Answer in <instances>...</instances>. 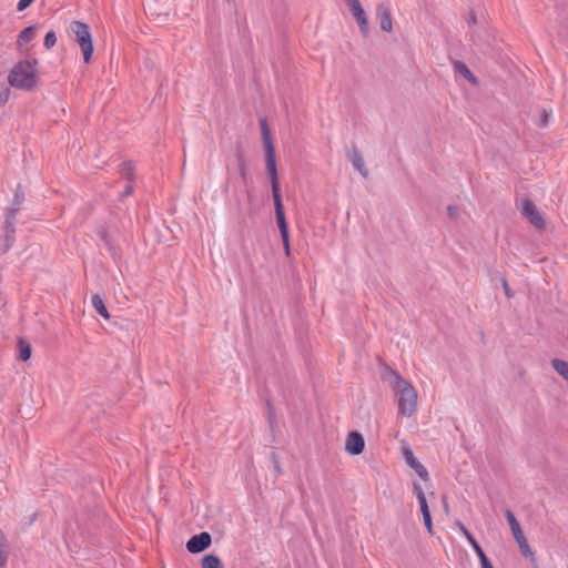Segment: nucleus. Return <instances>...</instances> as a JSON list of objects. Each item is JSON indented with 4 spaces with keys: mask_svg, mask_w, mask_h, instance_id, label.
Instances as JSON below:
<instances>
[{
    "mask_svg": "<svg viewBox=\"0 0 568 568\" xmlns=\"http://www.w3.org/2000/svg\"><path fill=\"white\" fill-rule=\"evenodd\" d=\"M389 376L388 383L397 403L398 415L404 417L414 416L418 406L416 388L393 369H389Z\"/></svg>",
    "mask_w": 568,
    "mask_h": 568,
    "instance_id": "f257e3e1",
    "label": "nucleus"
},
{
    "mask_svg": "<svg viewBox=\"0 0 568 568\" xmlns=\"http://www.w3.org/2000/svg\"><path fill=\"white\" fill-rule=\"evenodd\" d=\"M37 60L27 59L21 60L13 65L9 75L8 82L11 87L21 90H32L37 85L38 73H37Z\"/></svg>",
    "mask_w": 568,
    "mask_h": 568,
    "instance_id": "f03ea898",
    "label": "nucleus"
},
{
    "mask_svg": "<svg viewBox=\"0 0 568 568\" xmlns=\"http://www.w3.org/2000/svg\"><path fill=\"white\" fill-rule=\"evenodd\" d=\"M70 31L81 49L84 62L90 63L93 54V41L89 26L81 21H72Z\"/></svg>",
    "mask_w": 568,
    "mask_h": 568,
    "instance_id": "7ed1b4c3",
    "label": "nucleus"
},
{
    "mask_svg": "<svg viewBox=\"0 0 568 568\" xmlns=\"http://www.w3.org/2000/svg\"><path fill=\"white\" fill-rule=\"evenodd\" d=\"M521 214L538 230L545 229V220L542 219L537 206L529 199H524L521 203Z\"/></svg>",
    "mask_w": 568,
    "mask_h": 568,
    "instance_id": "20e7f679",
    "label": "nucleus"
},
{
    "mask_svg": "<svg viewBox=\"0 0 568 568\" xmlns=\"http://www.w3.org/2000/svg\"><path fill=\"white\" fill-rule=\"evenodd\" d=\"M349 11L356 20L361 32L366 37L369 31L368 20L359 0H345Z\"/></svg>",
    "mask_w": 568,
    "mask_h": 568,
    "instance_id": "39448f33",
    "label": "nucleus"
},
{
    "mask_svg": "<svg viewBox=\"0 0 568 568\" xmlns=\"http://www.w3.org/2000/svg\"><path fill=\"white\" fill-rule=\"evenodd\" d=\"M402 454L404 456V459L406 462V464L413 468L416 474L423 479V480H428L429 479V476H428V471L427 469L424 467V465L422 463H419V460L414 456V453L413 450L410 449L409 445L404 443L402 445Z\"/></svg>",
    "mask_w": 568,
    "mask_h": 568,
    "instance_id": "423d86ee",
    "label": "nucleus"
},
{
    "mask_svg": "<svg viewBox=\"0 0 568 568\" xmlns=\"http://www.w3.org/2000/svg\"><path fill=\"white\" fill-rule=\"evenodd\" d=\"M211 535L209 532H201L191 537L186 542V548L192 554H197L206 549L211 545Z\"/></svg>",
    "mask_w": 568,
    "mask_h": 568,
    "instance_id": "0eeeda50",
    "label": "nucleus"
},
{
    "mask_svg": "<svg viewBox=\"0 0 568 568\" xmlns=\"http://www.w3.org/2000/svg\"><path fill=\"white\" fill-rule=\"evenodd\" d=\"M365 447V440L362 434L358 432H351L347 435L346 443H345V449L351 455H359Z\"/></svg>",
    "mask_w": 568,
    "mask_h": 568,
    "instance_id": "6e6552de",
    "label": "nucleus"
},
{
    "mask_svg": "<svg viewBox=\"0 0 568 568\" xmlns=\"http://www.w3.org/2000/svg\"><path fill=\"white\" fill-rule=\"evenodd\" d=\"M376 14L379 19L381 29L384 32H392L393 31V20L392 14L387 6L379 3L376 7Z\"/></svg>",
    "mask_w": 568,
    "mask_h": 568,
    "instance_id": "1a4fd4ad",
    "label": "nucleus"
},
{
    "mask_svg": "<svg viewBox=\"0 0 568 568\" xmlns=\"http://www.w3.org/2000/svg\"><path fill=\"white\" fill-rule=\"evenodd\" d=\"M36 37V28L33 26L28 27L23 29L17 39V50L20 53H27L29 51L28 44L34 39Z\"/></svg>",
    "mask_w": 568,
    "mask_h": 568,
    "instance_id": "9d476101",
    "label": "nucleus"
},
{
    "mask_svg": "<svg viewBox=\"0 0 568 568\" xmlns=\"http://www.w3.org/2000/svg\"><path fill=\"white\" fill-rule=\"evenodd\" d=\"M505 516H506V519L508 521V525H509V528L511 530V534H513V537L516 541L520 540V539H524L526 538L524 532H523V529L520 527V524L519 521L517 520V518L515 517V515L513 514L511 510L507 509L505 511Z\"/></svg>",
    "mask_w": 568,
    "mask_h": 568,
    "instance_id": "9b49d317",
    "label": "nucleus"
},
{
    "mask_svg": "<svg viewBox=\"0 0 568 568\" xmlns=\"http://www.w3.org/2000/svg\"><path fill=\"white\" fill-rule=\"evenodd\" d=\"M272 195L274 200L276 222L285 221V213L280 193V184L272 186Z\"/></svg>",
    "mask_w": 568,
    "mask_h": 568,
    "instance_id": "f8f14e48",
    "label": "nucleus"
},
{
    "mask_svg": "<svg viewBox=\"0 0 568 568\" xmlns=\"http://www.w3.org/2000/svg\"><path fill=\"white\" fill-rule=\"evenodd\" d=\"M265 154V169L266 173L277 172L276 170V155L274 145L264 146Z\"/></svg>",
    "mask_w": 568,
    "mask_h": 568,
    "instance_id": "ddd939ff",
    "label": "nucleus"
},
{
    "mask_svg": "<svg viewBox=\"0 0 568 568\" xmlns=\"http://www.w3.org/2000/svg\"><path fill=\"white\" fill-rule=\"evenodd\" d=\"M14 234V211L12 210L6 220V250H8L13 242Z\"/></svg>",
    "mask_w": 568,
    "mask_h": 568,
    "instance_id": "4468645a",
    "label": "nucleus"
},
{
    "mask_svg": "<svg viewBox=\"0 0 568 568\" xmlns=\"http://www.w3.org/2000/svg\"><path fill=\"white\" fill-rule=\"evenodd\" d=\"M454 71L462 77H464L466 80H468L470 83L476 84L477 80L475 75L471 73V71L468 69V67L460 62V61H454Z\"/></svg>",
    "mask_w": 568,
    "mask_h": 568,
    "instance_id": "2eb2a0df",
    "label": "nucleus"
},
{
    "mask_svg": "<svg viewBox=\"0 0 568 568\" xmlns=\"http://www.w3.org/2000/svg\"><path fill=\"white\" fill-rule=\"evenodd\" d=\"M277 226L281 233V237L283 241L284 252L286 256L291 255V248H290V236H288V229L286 220L282 222H277Z\"/></svg>",
    "mask_w": 568,
    "mask_h": 568,
    "instance_id": "dca6fc26",
    "label": "nucleus"
},
{
    "mask_svg": "<svg viewBox=\"0 0 568 568\" xmlns=\"http://www.w3.org/2000/svg\"><path fill=\"white\" fill-rule=\"evenodd\" d=\"M91 302H92V306L94 307V310L102 316L104 317L105 320H109L110 318V314L105 307V304L103 302V300L101 298L100 295L95 294L92 296L91 298Z\"/></svg>",
    "mask_w": 568,
    "mask_h": 568,
    "instance_id": "f3484780",
    "label": "nucleus"
},
{
    "mask_svg": "<svg viewBox=\"0 0 568 568\" xmlns=\"http://www.w3.org/2000/svg\"><path fill=\"white\" fill-rule=\"evenodd\" d=\"M351 161H352V164L353 166L364 176L366 178L368 172H367V169L365 166V162H364V159L362 158V155L357 152H354L352 155H351Z\"/></svg>",
    "mask_w": 568,
    "mask_h": 568,
    "instance_id": "a211bd4d",
    "label": "nucleus"
},
{
    "mask_svg": "<svg viewBox=\"0 0 568 568\" xmlns=\"http://www.w3.org/2000/svg\"><path fill=\"white\" fill-rule=\"evenodd\" d=\"M260 126L262 131L263 148L274 145L271 131L265 119L260 120Z\"/></svg>",
    "mask_w": 568,
    "mask_h": 568,
    "instance_id": "6ab92c4d",
    "label": "nucleus"
},
{
    "mask_svg": "<svg viewBox=\"0 0 568 568\" xmlns=\"http://www.w3.org/2000/svg\"><path fill=\"white\" fill-rule=\"evenodd\" d=\"M552 368L568 382V362L555 358L551 361Z\"/></svg>",
    "mask_w": 568,
    "mask_h": 568,
    "instance_id": "aec40b11",
    "label": "nucleus"
},
{
    "mask_svg": "<svg viewBox=\"0 0 568 568\" xmlns=\"http://www.w3.org/2000/svg\"><path fill=\"white\" fill-rule=\"evenodd\" d=\"M202 568H223V565L217 556L205 555L202 558Z\"/></svg>",
    "mask_w": 568,
    "mask_h": 568,
    "instance_id": "412c9836",
    "label": "nucleus"
},
{
    "mask_svg": "<svg viewBox=\"0 0 568 568\" xmlns=\"http://www.w3.org/2000/svg\"><path fill=\"white\" fill-rule=\"evenodd\" d=\"M19 358L21 361H28L31 357V345L24 339H20L18 343Z\"/></svg>",
    "mask_w": 568,
    "mask_h": 568,
    "instance_id": "4be33fe9",
    "label": "nucleus"
},
{
    "mask_svg": "<svg viewBox=\"0 0 568 568\" xmlns=\"http://www.w3.org/2000/svg\"><path fill=\"white\" fill-rule=\"evenodd\" d=\"M523 556L534 559V551L531 550L526 538L516 541Z\"/></svg>",
    "mask_w": 568,
    "mask_h": 568,
    "instance_id": "5701e85b",
    "label": "nucleus"
},
{
    "mask_svg": "<svg viewBox=\"0 0 568 568\" xmlns=\"http://www.w3.org/2000/svg\"><path fill=\"white\" fill-rule=\"evenodd\" d=\"M550 114H551V111L542 109L540 111V119H539L538 125L541 128H546L548 125Z\"/></svg>",
    "mask_w": 568,
    "mask_h": 568,
    "instance_id": "b1692460",
    "label": "nucleus"
},
{
    "mask_svg": "<svg viewBox=\"0 0 568 568\" xmlns=\"http://www.w3.org/2000/svg\"><path fill=\"white\" fill-rule=\"evenodd\" d=\"M55 42H57L55 33L53 31L48 32L44 38V47L47 49H50L55 44Z\"/></svg>",
    "mask_w": 568,
    "mask_h": 568,
    "instance_id": "393cba45",
    "label": "nucleus"
},
{
    "mask_svg": "<svg viewBox=\"0 0 568 568\" xmlns=\"http://www.w3.org/2000/svg\"><path fill=\"white\" fill-rule=\"evenodd\" d=\"M413 490H414V494L416 495L417 499H423V497H425L424 490L418 483L413 484Z\"/></svg>",
    "mask_w": 568,
    "mask_h": 568,
    "instance_id": "a878e982",
    "label": "nucleus"
},
{
    "mask_svg": "<svg viewBox=\"0 0 568 568\" xmlns=\"http://www.w3.org/2000/svg\"><path fill=\"white\" fill-rule=\"evenodd\" d=\"M424 524L428 530L429 534H433V524H432V517L430 513L423 515Z\"/></svg>",
    "mask_w": 568,
    "mask_h": 568,
    "instance_id": "bb28decb",
    "label": "nucleus"
},
{
    "mask_svg": "<svg viewBox=\"0 0 568 568\" xmlns=\"http://www.w3.org/2000/svg\"><path fill=\"white\" fill-rule=\"evenodd\" d=\"M447 213H448V216L450 219H457L458 217V214H459V210L457 206H454V205H449L447 207Z\"/></svg>",
    "mask_w": 568,
    "mask_h": 568,
    "instance_id": "cd10ccee",
    "label": "nucleus"
},
{
    "mask_svg": "<svg viewBox=\"0 0 568 568\" xmlns=\"http://www.w3.org/2000/svg\"><path fill=\"white\" fill-rule=\"evenodd\" d=\"M418 503H419V506H420L422 515L428 514L429 513V508H428V504H427V500H426V496L423 497V499H418Z\"/></svg>",
    "mask_w": 568,
    "mask_h": 568,
    "instance_id": "c85d7f7f",
    "label": "nucleus"
},
{
    "mask_svg": "<svg viewBox=\"0 0 568 568\" xmlns=\"http://www.w3.org/2000/svg\"><path fill=\"white\" fill-rule=\"evenodd\" d=\"M457 526L460 529V531L464 534V536L467 538L468 541L474 538L473 535L469 532V530L462 523H457Z\"/></svg>",
    "mask_w": 568,
    "mask_h": 568,
    "instance_id": "c756f323",
    "label": "nucleus"
},
{
    "mask_svg": "<svg viewBox=\"0 0 568 568\" xmlns=\"http://www.w3.org/2000/svg\"><path fill=\"white\" fill-rule=\"evenodd\" d=\"M33 1L34 0H20L17 9L19 11H22V10L27 9Z\"/></svg>",
    "mask_w": 568,
    "mask_h": 568,
    "instance_id": "7c9ffc66",
    "label": "nucleus"
},
{
    "mask_svg": "<svg viewBox=\"0 0 568 568\" xmlns=\"http://www.w3.org/2000/svg\"><path fill=\"white\" fill-rule=\"evenodd\" d=\"M267 176L272 186L278 185L277 172L268 173Z\"/></svg>",
    "mask_w": 568,
    "mask_h": 568,
    "instance_id": "2f4dec72",
    "label": "nucleus"
},
{
    "mask_svg": "<svg viewBox=\"0 0 568 568\" xmlns=\"http://www.w3.org/2000/svg\"><path fill=\"white\" fill-rule=\"evenodd\" d=\"M9 95H10V90L9 89L3 90L0 93V104H4L8 101Z\"/></svg>",
    "mask_w": 568,
    "mask_h": 568,
    "instance_id": "473e14b6",
    "label": "nucleus"
},
{
    "mask_svg": "<svg viewBox=\"0 0 568 568\" xmlns=\"http://www.w3.org/2000/svg\"><path fill=\"white\" fill-rule=\"evenodd\" d=\"M469 544L471 545V547L474 548V550L476 551L477 555H478V552H480L483 550L475 538L470 539Z\"/></svg>",
    "mask_w": 568,
    "mask_h": 568,
    "instance_id": "72a5a7b5",
    "label": "nucleus"
},
{
    "mask_svg": "<svg viewBox=\"0 0 568 568\" xmlns=\"http://www.w3.org/2000/svg\"><path fill=\"white\" fill-rule=\"evenodd\" d=\"M481 568H494L487 557L480 560Z\"/></svg>",
    "mask_w": 568,
    "mask_h": 568,
    "instance_id": "f704fd0d",
    "label": "nucleus"
},
{
    "mask_svg": "<svg viewBox=\"0 0 568 568\" xmlns=\"http://www.w3.org/2000/svg\"><path fill=\"white\" fill-rule=\"evenodd\" d=\"M503 286H504V290H505V293L508 297H510V291H509V287H508V284L506 281L503 282Z\"/></svg>",
    "mask_w": 568,
    "mask_h": 568,
    "instance_id": "c9c22d12",
    "label": "nucleus"
},
{
    "mask_svg": "<svg viewBox=\"0 0 568 568\" xmlns=\"http://www.w3.org/2000/svg\"><path fill=\"white\" fill-rule=\"evenodd\" d=\"M123 170H125V171H126L128 175H130V174H131V165H130L129 163H125V164H124V169H123Z\"/></svg>",
    "mask_w": 568,
    "mask_h": 568,
    "instance_id": "e433bc0d",
    "label": "nucleus"
},
{
    "mask_svg": "<svg viewBox=\"0 0 568 568\" xmlns=\"http://www.w3.org/2000/svg\"><path fill=\"white\" fill-rule=\"evenodd\" d=\"M240 171H241V174L244 176L245 175V165L243 163L240 166Z\"/></svg>",
    "mask_w": 568,
    "mask_h": 568,
    "instance_id": "4c0bfd02",
    "label": "nucleus"
},
{
    "mask_svg": "<svg viewBox=\"0 0 568 568\" xmlns=\"http://www.w3.org/2000/svg\"><path fill=\"white\" fill-rule=\"evenodd\" d=\"M484 557H487L484 552V550H481L480 552H478V558L479 560H481Z\"/></svg>",
    "mask_w": 568,
    "mask_h": 568,
    "instance_id": "58836bf2",
    "label": "nucleus"
},
{
    "mask_svg": "<svg viewBox=\"0 0 568 568\" xmlns=\"http://www.w3.org/2000/svg\"><path fill=\"white\" fill-rule=\"evenodd\" d=\"M131 192H132V187H128L124 195H129V194H131Z\"/></svg>",
    "mask_w": 568,
    "mask_h": 568,
    "instance_id": "ea45409f",
    "label": "nucleus"
},
{
    "mask_svg": "<svg viewBox=\"0 0 568 568\" xmlns=\"http://www.w3.org/2000/svg\"><path fill=\"white\" fill-rule=\"evenodd\" d=\"M229 2H231L232 0H227Z\"/></svg>",
    "mask_w": 568,
    "mask_h": 568,
    "instance_id": "a19ab883",
    "label": "nucleus"
}]
</instances>
